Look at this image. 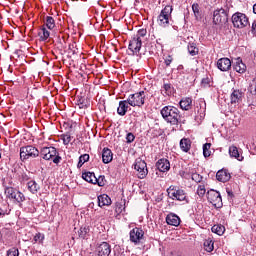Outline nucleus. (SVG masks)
I'll return each instance as SVG.
<instances>
[{"label":"nucleus","instance_id":"nucleus-18","mask_svg":"<svg viewBox=\"0 0 256 256\" xmlns=\"http://www.w3.org/2000/svg\"><path fill=\"white\" fill-rule=\"evenodd\" d=\"M129 109V99L123 100L119 102V106L117 108V113L120 117H125L127 115V111Z\"/></svg>","mask_w":256,"mask_h":256},{"label":"nucleus","instance_id":"nucleus-55","mask_svg":"<svg viewBox=\"0 0 256 256\" xmlns=\"http://www.w3.org/2000/svg\"><path fill=\"white\" fill-rule=\"evenodd\" d=\"M188 52L190 53V55H193V45H188Z\"/></svg>","mask_w":256,"mask_h":256},{"label":"nucleus","instance_id":"nucleus-21","mask_svg":"<svg viewBox=\"0 0 256 256\" xmlns=\"http://www.w3.org/2000/svg\"><path fill=\"white\" fill-rule=\"evenodd\" d=\"M111 205V197L107 194L98 196V207H109Z\"/></svg>","mask_w":256,"mask_h":256},{"label":"nucleus","instance_id":"nucleus-40","mask_svg":"<svg viewBox=\"0 0 256 256\" xmlns=\"http://www.w3.org/2000/svg\"><path fill=\"white\" fill-rule=\"evenodd\" d=\"M87 233H89L88 227H81L78 231L80 239H85V237H87Z\"/></svg>","mask_w":256,"mask_h":256},{"label":"nucleus","instance_id":"nucleus-7","mask_svg":"<svg viewBox=\"0 0 256 256\" xmlns=\"http://www.w3.org/2000/svg\"><path fill=\"white\" fill-rule=\"evenodd\" d=\"M147 95L145 91L136 92L134 94H130L128 97V104L131 107H143L145 105V98Z\"/></svg>","mask_w":256,"mask_h":256},{"label":"nucleus","instance_id":"nucleus-15","mask_svg":"<svg viewBox=\"0 0 256 256\" xmlns=\"http://www.w3.org/2000/svg\"><path fill=\"white\" fill-rule=\"evenodd\" d=\"M98 256H109L111 255V245L107 242H102L97 248Z\"/></svg>","mask_w":256,"mask_h":256},{"label":"nucleus","instance_id":"nucleus-45","mask_svg":"<svg viewBox=\"0 0 256 256\" xmlns=\"http://www.w3.org/2000/svg\"><path fill=\"white\" fill-rule=\"evenodd\" d=\"M71 134H63L62 135V140H63V143L64 145H69L71 143Z\"/></svg>","mask_w":256,"mask_h":256},{"label":"nucleus","instance_id":"nucleus-47","mask_svg":"<svg viewBox=\"0 0 256 256\" xmlns=\"http://www.w3.org/2000/svg\"><path fill=\"white\" fill-rule=\"evenodd\" d=\"M8 256H19V249L11 248L7 251Z\"/></svg>","mask_w":256,"mask_h":256},{"label":"nucleus","instance_id":"nucleus-35","mask_svg":"<svg viewBox=\"0 0 256 256\" xmlns=\"http://www.w3.org/2000/svg\"><path fill=\"white\" fill-rule=\"evenodd\" d=\"M197 195L198 197L202 198L205 197V194L207 193V189L205 188V184L201 183L197 186Z\"/></svg>","mask_w":256,"mask_h":256},{"label":"nucleus","instance_id":"nucleus-22","mask_svg":"<svg viewBox=\"0 0 256 256\" xmlns=\"http://www.w3.org/2000/svg\"><path fill=\"white\" fill-rule=\"evenodd\" d=\"M102 161L107 165L113 161V152L109 148H103L102 150Z\"/></svg>","mask_w":256,"mask_h":256},{"label":"nucleus","instance_id":"nucleus-57","mask_svg":"<svg viewBox=\"0 0 256 256\" xmlns=\"http://www.w3.org/2000/svg\"><path fill=\"white\" fill-rule=\"evenodd\" d=\"M196 47H194V50H193V55H196V53H199V49H197Z\"/></svg>","mask_w":256,"mask_h":256},{"label":"nucleus","instance_id":"nucleus-46","mask_svg":"<svg viewBox=\"0 0 256 256\" xmlns=\"http://www.w3.org/2000/svg\"><path fill=\"white\" fill-rule=\"evenodd\" d=\"M250 93L256 95V77L250 83Z\"/></svg>","mask_w":256,"mask_h":256},{"label":"nucleus","instance_id":"nucleus-36","mask_svg":"<svg viewBox=\"0 0 256 256\" xmlns=\"http://www.w3.org/2000/svg\"><path fill=\"white\" fill-rule=\"evenodd\" d=\"M87 161H89V154H83L79 157V162L77 164V168L80 169V167H83V165H85V163H87Z\"/></svg>","mask_w":256,"mask_h":256},{"label":"nucleus","instance_id":"nucleus-51","mask_svg":"<svg viewBox=\"0 0 256 256\" xmlns=\"http://www.w3.org/2000/svg\"><path fill=\"white\" fill-rule=\"evenodd\" d=\"M31 173L30 172H24L21 175V179L22 181H29V179H31Z\"/></svg>","mask_w":256,"mask_h":256},{"label":"nucleus","instance_id":"nucleus-61","mask_svg":"<svg viewBox=\"0 0 256 256\" xmlns=\"http://www.w3.org/2000/svg\"><path fill=\"white\" fill-rule=\"evenodd\" d=\"M2 152H3V150L0 148V159H1Z\"/></svg>","mask_w":256,"mask_h":256},{"label":"nucleus","instance_id":"nucleus-60","mask_svg":"<svg viewBox=\"0 0 256 256\" xmlns=\"http://www.w3.org/2000/svg\"><path fill=\"white\" fill-rule=\"evenodd\" d=\"M228 195H229V197H233V192L232 191H228Z\"/></svg>","mask_w":256,"mask_h":256},{"label":"nucleus","instance_id":"nucleus-11","mask_svg":"<svg viewBox=\"0 0 256 256\" xmlns=\"http://www.w3.org/2000/svg\"><path fill=\"white\" fill-rule=\"evenodd\" d=\"M134 169L138 173V179H145L149 173V170L147 169V163L144 160H141V158L136 159Z\"/></svg>","mask_w":256,"mask_h":256},{"label":"nucleus","instance_id":"nucleus-56","mask_svg":"<svg viewBox=\"0 0 256 256\" xmlns=\"http://www.w3.org/2000/svg\"><path fill=\"white\" fill-rule=\"evenodd\" d=\"M167 256H181L177 252H170Z\"/></svg>","mask_w":256,"mask_h":256},{"label":"nucleus","instance_id":"nucleus-50","mask_svg":"<svg viewBox=\"0 0 256 256\" xmlns=\"http://www.w3.org/2000/svg\"><path fill=\"white\" fill-rule=\"evenodd\" d=\"M164 63L166 65V67H169V65H171V63H173V56L168 55L165 59H164Z\"/></svg>","mask_w":256,"mask_h":256},{"label":"nucleus","instance_id":"nucleus-30","mask_svg":"<svg viewBox=\"0 0 256 256\" xmlns=\"http://www.w3.org/2000/svg\"><path fill=\"white\" fill-rule=\"evenodd\" d=\"M241 99H243V92L234 90L231 94V103H241Z\"/></svg>","mask_w":256,"mask_h":256},{"label":"nucleus","instance_id":"nucleus-59","mask_svg":"<svg viewBox=\"0 0 256 256\" xmlns=\"http://www.w3.org/2000/svg\"><path fill=\"white\" fill-rule=\"evenodd\" d=\"M253 13L256 15V4L253 5Z\"/></svg>","mask_w":256,"mask_h":256},{"label":"nucleus","instance_id":"nucleus-54","mask_svg":"<svg viewBox=\"0 0 256 256\" xmlns=\"http://www.w3.org/2000/svg\"><path fill=\"white\" fill-rule=\"evenodd\" d=\"M185 179H191L193 180V173L188 174L187 172H184Z\"/></svg>","mask_w":256,"mask_h":256},{"label":"nucleus","instance_id":"nucleus-13","mask_svg":"<svg viewBox=\"0 0 256 256\" xmlns=\"http://www.w3.org/2000/svg\"><path fill=\"white\" fill-rule=\"evenodd\" d=\"M143 45V40H139V38H135V36L130 40L128 49L132 52V55H137L139 57V51H141V47Z\"/></svg>","mask_w":256,"mask_h":256},{"label":"nucleus","instance_id":"nucleus-6","mask_svg":"<svg viewBox=\"0 0 256 256\" xmlns=\"http://www.w3.org/2000/svg\"><path fill=\"white\" fill-rule=\"evenodd\" d=\"M168 197L173 201H187V194L185 190L179 188V186H170L167 189Z\"/></svg>","mask_w":256,"mask_h":256},{"label":"nucleus","instance_id":"nucleus-12","mask_svg":"<svg viewBox=\"0 0 256 256\" xmlns=\"http://www.w3.org/2000/svg\"><path fill=\"white\" fill-rule=\"evenodd\" d=\"M129 237L131 243L134 245H139L141 241H143V237H145V231L142 228L135 227L129 232Z\"/></svg>","mask_w":256,"mask_h":256},{"label":"nucleus","instance_id":"nucleus-58","mask_svg":"<svg viewBox=\"0 0 256 256\" xmlns=\"http://www.w3.org/2000/svg\"><path fill=\"white\" fill-rule=\"evenodd\" d=\"M1 215H5V211H3V209L0 208V217Z\"/></svg>","mask_w":256,"mask_h":256},{"label":"nucleus","instance_id":"nucleus-1","mask_svg":"<svg viewBox=\"0 0 256 256\" xmlns=\"http://www.w3.org/2000/svg\"><path fill=\"white\" fill-rule=\"evenodd\" d=\"M160 113L166 123H170L171 125L175 126L181 123V112L179 111V108L175 106H164Z\"/></svg>","mask_w":256,"mask_h":256},{"label":"nucleus","instance_id":"nucleus-44","mask_svg":"<svg viewBox=\"0 0 256 256\" xmlns=\"http://www.w3.org/2000/svg\"><path fill=\"white\" fill-rule=\"evenodd\" d=\"M201 87H211V78L206 77L201 80Z\"/></svg>","mask_w":256,"mask_h":256},{"label":"nucleus","instance_id":"nucleus-3","mask_svg":"<svg viewBox=\"0 0 256 256\" xmlns=\"http://www.w3.org/2000/svg\"><path fill=\"white\" fill-rule=\"evenodd\" d=\"M4 195L7 199L14 201V203H18L19 205L25 201V194L13 187L6 186L4 189Z\"/></svg>","mask_w":256,"mask_h":256},{"label":"nucleus","instance_id":"nucleus-23","mask_svg":"<svg viewBox=\"0 0 256 256\" xmlns=\"http://www.w3.org/2000/svg\"><path fill=\"white\" fill-rule=\"evenodd\" d=\"M27 189L28 191H30V193H32V195H37V193H39L41 189V186H39V184L35 182V180H30L27 183Z\"/></svg>","mask_w":256,"mask_h":256},{"label":"nucleus","instance_id":"nucleus-41","mask_svg":"<svg viewBox=\"0 0 256 256\" xmlns=\"http://www.w3.org/2000/svg\"><path fill=\"white\" fill-rule=\"evenodd\" d=\"M45 239V234H42L41 232H38L34 236V243H43V240Z\"/></svg>","mask_w":256,"mask_h":256},{"label":"nucleus","instance_id":"nucleus-39","mask_svg":"<svg viewBox=\"0 0 256 256\" xmlns=\"http://www.w3.org/2000/svg\"><path fill=\"white\" fill-rule=\"evenodd\" d=\"M195 105L194 111H197V113H200L201 115V113H203V105H205V101L200 99L196 101Z\"/></svg>","mask_w":256,"mask_h":256},{"label":"nucleus","instance_id":"nucleus-27","mask_svg":"<svg viewBox=\"0 0 256 256\" xmlns=\"http://www.w3.org/2000/svg\"><path fill=\"white\" fill-rule=\"evenodd\" d=\"M193 14L196 21H203L204 14L201 8H199V4H193Z\"/></svg>","mask_w":256,"mask_h":256},{"label":"nucleus","instance_id":"nucleus-17","mask_svg":"<svg viewBox=\"0 0 256 256\" xmlns=\"http://www.w3.org/2000/svg\"><path fill=\"white\" fill-rule=\"evenodd\" d=\"M217 68L220 71H229L231 69V60L229 58H220L217 61Z\"/></svg>","mask_w":256,"mask_h":256},{"label":"nucleus","instance_id":"nucleus-20","mask_svg":"<svg viewBox=\"0 0 256 256\" xmlns=\"http://www.w3.org/2000/svg\"><path fill=\"white\" fill-rule=\"evenodd\" d=\"M166 223L168 225H173L174 227H178L181 223V219L176 214L170 213L166 217Z\"/></svg>","mask_w":256,"mask_h":256},{"label":"nucleus","instance_id":"nucleus-33","mask_svg":"<svg viewBox=\"0 0 256 256\" xmlns=\"http://www.w3.org/2000/svg\"><path fill=\"white\" fill-rule=\"evenodd\" d=\"M215 242L211 239H207L204 241V249L207 251V253H211L213 249H215Z\"/></svg>","mask_w":256,"mask_h":256},{"label":"nucleus","instance_id":"nucleus-8","mask_svg":"<svg viewBox=\"0 0 256 256\" xmlns=\"http://www.w3.org/2000/svg\"><path fill=\"white\" fill-rule=\"evenodd\" d=\"M39 150L34 146L28 145L20 148V159L25 161L27 159H35L39 157Z\"/></svg>","mask_w":256,"mask_h":256},{"label":"nucleus","instance_id":"nucleus-32","mask_svg":"<svg viewBox=\"0 0 256 256\" xmlns=\"http://www.w3.org/2000/svg\"><path fill=\"white\" fill-rule=\"evenodd\" d=\"M212 233H216V235H223V233H225V226L221 225V224H216L214 226H212L211 228Z\"/></svg>","mask_w":256,"mask_h":256},{"label":"nucleus","instance_id":"nucleus-37","mask_svg":"<svg viewBox=\"0 0 256 256\" xmlns=\"http://www.w3.org/2000/svg\"><path fill=\"white\" fill-rule=\"evenodd\" d=\"M45 25L48 29H55V19L51 16H47L45 19Z\"/></svg>","mask_w":256,"mask_h":256},{"label":"nucleus","instance_id":"nucleus-5","mask_svg":"<svg viewBox=\"0 0 256 256\" xmlns=\"http://www.w3.org/2000/svg\"><path fill=\"white\" fill-rule=\"evenodd\" d=\"M229 10L218 8L213 12L214 25H225L229 21Z\"/></svg>","mask_w":256,"mask_h":256},{"label":"nucleus","instance_id":"nucleus-43","mask_svg":"<svg viewBox=\"0 0 256 256\" xmlns=\"http://www.w3.org/2000/svg\"><path fill=\"white\" fill-rule=\"evenodd\" d=\"M107 183V180L105 179V176H99L98 178H96V185H98L99 187H105Z\"/></svg>","mask_w":256,"mask_h":256},{"label":"nucleus","instance_id":"nucleus-9","mask_svg":"<svg viewBox=\"0 0 256 256\" xmlns=\"http://www.w3.org/2000/svg\"><path fill=\"white\" fill-rule=\"evenodd\" d=\"M232 23L237 29H243L249 25V18L244 13L237 12L232 15Z\"/></svg>","mask_w":256,"mask_h":256},{"label":"nucleus","instance_id":"nucleus-16","mask_svg":"<svg viewBox=\"0 0 256 256\" xmlns=\"http://www.w3.org/2000/svg\"><path fill=\"white\" fill-rule=\"evenodd\" d=\"M216 179L221 183H227L231 179V173L227 169H221L216 173Z\"/></svg>","mask_w":256,"mask_h":256},{"label":"nucleus","instance_id":"nucleus-48","mask_svg":"<svg viewBox=\"0 0 256 256\" xmlns=\"http://www.w3.org/2000/svg\"><path fill=\"white\" fill-rule=\"evenodd\" d=\"M193 181H195V183H201V181H203V176L198 173H193Z\"/></svg>","mask_w":256,"mask_h":256},{"label":"nucleus","instance_id":"nucleus-53","mask_svg":"<svg viewBox=\"0 0 256 256\" xmlns=\"http://www.w3.org/2000/svg\"><path fill=\"white\" fill-rule=\"evenodd\" d=\"M164 89L166 93H171V84H164Z\"/></svg>","mask_w":256,"mask_h":256},{"label":"nucleus","instance_id":"nucleus-52","mask_svg":"<svg viewBox=\"0 0 256 256\" xmlns=\"http://www.w3.org/2000/svg\"><path fill=\"white\" fill-rule=\"evenodd\" d=\"M251 31H252V35H255L256 37V20H254V22L252 23Z\"/></svg>","mask_w":256,"mask_h":256},{"label":"nucleus","instance_id":"nucleus-28","mask_svg":"<svg viewBox=\"0 0 256 256\" xmlns=\"http://www.w3.org/2000/svg\"><path fill=\"white\" fill-rule=\"evenodd\" d=\"M76 105L79 107V109H87L89 107V102L85 97L77 96Z\"/></svg>","mask_w":256,"mask_h":256},{"label":"nucleus","instance_id":"nucleus-31","mask_svg":"<svg viewBox=\"0 0 256 256\" xmlns=\"http://www.w3.org/2000/svg\"><path fill=\"white\" fill-rule=\"evenodd\" d=\"M180 148L187 153L191 149V140L188 138H183L180 140Z\"/></svg>","mask_w":256,"mask_h":256},{"label":"nucleus","instance_id":"nucleus-10","mask_svg":"<svg viewBox=\"0 0 256 256\" xmlns=\"http://www.w3.org/2000/svg\"><path fill=\"white\" fill-rule=\"evenodd\" d=\"M207 200L211 203L214 207L220 208L223 207V199L221 198V193L217 190H208L207 192Z\"/></svg>","mask_w":256,"mask_h":256},{"label":"nucleus","instance_id":"nucleus-29","mask_svg":"<svg viewBox=\"0 0 256 256\" xmlns=\"http://www.w3.org/2000/svg\"><path fill=\"white\" fill-rule=\"evenodd\" d=\"M195 63H196V78L197 77H203L205 75V68L203 67V61L201 60H195Z\"/></svg>","mask_w":256,"mask_h":256},{"label":"nucleus","instance_id":"nucleus-2","mask_svg":"<svg viewBox=\"0 0 256 256\" xmlns=\"http://www.w3.org/2000/svg\"><path fill=\"white\" fill-rule=\"evenodd\" d=\"M40 155L42 159L45 161H53L55 165H59L61 163L62 158L59 156V152L57 151V148L50 146V147H43L40 150Z\"/></svg>","mask_w":256,"mask_h":256},{"label":"nucleus","instance_id":"nucleus-38","mask_svg":"<svg viewBox=\"0 0 256 256\" xmlns=\"http://www.w3.org/2000/svg\"><path fill=\"white\" fill-rule=\"evenodd\" d=\"M203 156L207 159V157H211V143H205L203 145Z\"/></svg>","mask_w":256,"mask_h":256},{"label":"nucleus","instance_id":"nucleus-24","mask_svg":"<svg viewBox=\"0 0 256 256\" xmlns=\"http://www.w3.org/2000/svg\"><path fill=\"white\" fill-rule=\"evenodd\" d=\"M229 155L230 157H233L234 159H237V161H243L244 157L239 152V148L237 146H230L229 147Z\"/></svg>","mask_w":256,"mask_h":256},{"label":"nucleus","instance_id":"nucleus-4","mask_svg":"<svg viewBox=\"0 0 256 256\" xmlns=\"http://www.w3.org/2000/svg\"><path fill=\"white\" fill-rule=\"evenodd\" d=\"M171 13H173V6L167 5L165 6L158 18L157 23L160 25V27H169V22L171 21Z\"/></svg>","mask_w":256,"mask_h":256},{"label":"nucleus","instance_id":"nucleus-26","mask_svg":"<svg viewBox=\"0 0 256 256\" xmlns=\"http://www.w3.org/2000/svg\"><path fill=\"white\" fill-rule=\"evenodd\" d=\"M192 103H193V99H191L190 97H186L181 99V101L179 102V105L181 109H183L184 111H189V109H191Z\"/></svg>","mask_w":256,"mask_h":256},{"label":"nucleus","instance_id":"nucleus-25","mask_svg":"<svg viewBox=\"0 0 256 256\" xmlns=\"http://www.w3.org/2000/svg\"><path fill=\"white\" fill-rule=\"evenodd\" d=\"M82 179L87 181V183H92V185H96L97 176L93 172H84L82 173Z\"/></svg>","mask_w":256,"mask_h":256},{"label":"nucleus","instance_id":"nucleus-34","mask_svg":"<svg viewBox=\"0 0 256 256\" xmlns=\"http://www.w3.org/2000/svg\"><path fill=\"white\" fill-rule=\"evenodd\" d=\"M41 41H47L49 39V35H51L47 28H41L40 32L38 33Z\"/></svg>","mask_w":256,"mask_h":256},{"label":"nucleus","instance_id":"nucleus-49","mask_svg":"<svg viewBox=\"0 0 256 256\" xmlns=\"http://www.w3.org/2000/svg\"><path fill=\"white\" fill-rule=\"evenodd\" d=\"M135 141V135L133 133H128L126 135V143H133Z\"/></svg>","mask_w":256,"mask_h":256},{"label":"nucleus","instance_id":"nucleus-19","mask_svg":"<svg viewBox=\"0 0 256 256\" xmlns=\"http://www.w3.org/2000/svg\"><path fill=\"white\" fill-rule=\"evenodd\" d=\"M233 69L236 73H245V71H247V66L243 63L241 58H237L233 64Z\"/></svg>","mask_w":256,"mask_h":256},{"label":"nucleus","instance_id":"nucleus-14","mask_svg":"<svg viewBox=\"0 0 256 256\" xmlns=\"http://www.w3.org/2000/svg\"><path fill=\"white\" fill-rule=\"evenodd\" d=\"M156 168L160 173H167L171 169V163L167 158H161L156 162Z\"/></svg>","mask_w":256,"mask_h":256},{"label":"nucleus","instance_id":"nucleus-42","mask_svg":"<svg viewBox=\"0 0 256 256\" xmlns=\"http://www.w3.org/2000/svg\"><path fill=\"white\" fill-rule=\"evenodd\" d=\"M147 35V30L146 29H140L138 30L137 34L134 35V37L140 41H143V37Z\"/></svg>","mask_w":256,"mask_h":256}]
</instances>
